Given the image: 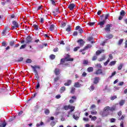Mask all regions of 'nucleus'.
<instances>
[{"mask_svg": "<svg viewBox=\"0 0 127 127\" xmlns=\"http://www.w3.org/2000/svg\"><path fill=\"white\" fill-rule=\"evenodd\" d=\"M116 105L112 107L106 106L103 109V111L100 112V115L102 117H107V116L110 115V112H114L116 110Z\"/></svg>", "mask_w": 127, "mask_h": 127, "instance_id": "obj_1", "label": "nucleus"}, {"mask_svg": "<svg viewBox=\"0 0 127 127\" xmlns=\"http://www.w3.org/2000/svg\"><path fill=\"white\" fill-rule=\"evenodd\" d=\"M73 59H71L70 57L66 58L65 59H62L61 60V64H63V65H67V61H73Z\"/></svg>", "mask_w": 127, "mask_h": 127, "instance_id": "obj_2", "label": "nucleus"}, {"mask_svg": "<svg viewBox=\"0 0 127 127\" xmlns=\"http://www.w3.org/2000/svg\"><path fill=\"white\" fill-rule=\"evenodd\" d=\"M12 26L11 27V29L12 30H13V29H16V28H18V27H19V24H18V23L15 21H13L12 22Z\"/></svg>", "mask_w": 127, "mask_h": 127, "instance_id": "obj_3", "label": "nucleus"}, {"mask_svg": "<svg viewBox=\"0 0 127 127\" xmlns=\"http://www.w3.org/2000/svg\"><path fill=\"white\" fill-rule=\"evenodd\" d=\"M31 67L33 69V72H34L35 73H38L36 69H39V66L37 65H31Z\"/></svg>", "mask_w": 127, "mask_h": 127, "instance_id": "obj_4", "label": "nucleus"}, {"mask_svg": "<svg viewBox=\"0 0 127 127\" xmlns=\"http://www.w3.org/2000/svg\"><path fill=\"white\" fill-rule=\"evenodd\" d=\"M80 116V113L78 112H76L73 115V118L76 121H78L79 120V117Z\"/></svg>", "mask_w": 127, "mask_h": 127, "instance_id": "obj_5", "label": "nucleus"}, {"mask_svg": "<svg viewBox=\"0 0 127 127\" xmlns=\"http://www.w3.org/2000/svg\"><path fill=\"white\" fill-rule=\"evenodd\" d=\"M101 80V78L100 77H95L94 78L93 83L94 84H98L99 83V81Z\"/></svg>", "mask_w": 127, "mask_h": 127, "instance_id": "obj_6", "label": "nucleus"}, {"mask_svg": "<svg viewBox=\"0 0 127 127\" xmlns=\"http://www.w3.org/2000/svg\"><path fill=\"white\" fill-rule=\"evenodd\" d=\"M106 23V20H103L102 21H100L98 23V25H100V28H103L104 27V25Z\"/></svg>", "mask_w": 127, "mask_h": 127, "instance_id": "obj_7", "label": "nucleus"}, {"mask_svg": "<svg viewBox=\"0 0 127 127\" xmlns=\"http://www.w3.org/2000/svg\"><path fill=\"white\" fill-rule=\"evenodd\" d=\"M111 27H112V25H111V24H107L106 25V27L105 29V31L108 32L111 31Z\"/></svg>", "mask_w": 127, "mask_h": 127, "instance_id": "obj_8", "label": "nucleus"}, {"mask_svg": "<svg viewBox=\"0 0 127 127\" xmlns=\"http://www.w3.org/2000/svg\"><path fill=\"white\" fill-rule=\"evenodd\" d=\"M75 6V4L71 3V4H69V5H68V8L70 9V10H73Z\"/></svg>", "mask_w": 127, "mask_h": 127, "instance_id": "obj_9", "label": "nucleus"}, {"mask_svg": "<svg viewBox=\"0 0 127 127\" xmlns=\"http://www.w3.org/2000/svg\"><path fill=\"white\" fill-rule=\"evenodd\" d=\"M103 71L102 69H98L95 71V74H96V75H101Z\"/></svg>", "mask_w": 127, "mask_h": 127, "instance_id": "obj_10", "label": "nucleus"}, {"mask_svg": "<svg viewBox=\"0 0 127 127\" xmlns=\"http://www.w3.org/2000/svg\"><path fill=\"white\" fill-rule=\"evenodd\" d=\"M6 126V123H5V122H1L0 123V127H5V126Z\"/></svg>", "mask_w": 127, "mask_h": 127, "instance_id": "obj_11", "label": "nucleus"}, {"mask_svg": "<svg viewBox=\"0 0 127 127\" xmlns=\"http://www.w3.org/2000/svg\"><path fill=\"white\" fill-rule=\"evenodd\" d=\"M81 86L82 85H81V84H79V82H75L74 85V86L75 88H79V87H81Z\"/></svg>", "mask_w": 127, "mask_h": 127, "instance_id": "obj_12", "label": "nucleus"}, {"mask_svg": "<svg viewBox=\"0 0 127 127\" xmlns=\"http://www.w3.org/2000/svg\"><path fill=\"white\" fill-rule=\"evenodd\" d=\"M26 43H28L29 42H30L31 41V37L28 36L26 39Z\"/></svg>", "mask_w": 127, "mask_h": 127, "instance_id": "obj_13", "label": "nucleus"}, {"mask_svg": "<svg viewBox=\"0 0 127 127\" xmlns=\"http://www.w3.org/2000/svg\"><path fill=\"white\" fill-rule=\"evenodd\" d=\"M77 42L80 44V46L84 45V41H83V40H80L78 41Z\"/></svg>", "mask_w": 127, "mask_h": 127, "instance_id": "obj_14", "label": "nucleus"}, {"mask_svg": "<svg viewBox=\"0 0 127 127\" xmlns=\"http://www.w3.org/2000/svg\"><path fill=\"white\" fill-rule=\"evenodd\" d=\"M55 73L57 75H59V74H60V70L58 68H56L55 70Z\"/></svg>", "mask_w": 127, "mask_h": 127, "instance_id": "obj_15", "label": "nucleus"}, {"mask_svg": "<svg viewBox=\"0 0 127 127\" xmlns=\"http://www.w3.org/2000/svg\"><path fill=\"white\" fill-rule=\"evenodd\" d=\"M65 90H66V88L65 87V86L61 87L60 89V93L62 94V93H63L65 91Z\"/></svg>", "mask_w": 127, "mask_h": 127, "instance_id": "obj_16", "label": "nucleus"}, {"mask_svg": "<svg viewBox=\"0 0 127 127\" xmlns=\"http://www.w3.org/2000/svg\"><path fill=\"white\" fill-rule=\"evenodd\" d=\"M125 102H126L125 100H122L119 102V105H120V106H124V104H125Z\"/></svg>", "mask_w": 127, "mask_h": 127, "instance_id": "obj_17", "label": "nucleus"}, {"mask_svg": "<svg viewBox=\"0 0 127 127\" xmlns=\"http://www.w3.org/2000/svg\"><path fill=\"white\" fill-rule=\"evenodd\" d=\"M71 26L68 25V26H67V27L66 28L65 30H66V31H67V32H69L71 31Z\"/></svg>", "mask_w": 127, "mask_h": 127, "instance_id": "obj_18", "label": "nucleus"}, {"mask_svg": "<svg viewBox=\"0 0 127 127\" xmlns=\"http://www.w3.org/2000/svg\"><path fill=\"white\" fill-rule=\"evenodd\" d=\"M54 24H52L50 25V31H53V30H54Z\"/></svg>", "mask_w": 127, "mask_h": 127, "instance_id": "obj_19", "label": "nucleus"}, {"mask_svg": "<svg viewBox=\"0 0 127 127\" xmlns=\"http://www.w3.org/2000/svg\"><path fill=\"white\" fill-rule=\"evenodd\" d=\"M44 123L43 122H41L40 123V124L39 123H38L37 125H36V127H41L42 126H44Z\"/></svg>", "mask_w": 127, "mask_h": 127, "instance_id": "obj_20", "label": "nucleus"}, {"mask_svg": "<svg viewBox=\"0 0 127 127\" xmlns=\"http://www.w3.org/2000/svg\"><path fill=\"white\" fill-rule=\"evenodd\" d=\"M104 50H101L100 51L98 50L96 52V55H100L102 52H104Z\"/></svg>", "mask_w": 127, "mask_h": 127, "instance_id": "obj_21", "label": "nucleus"}, {"mask_svg": "<svg viewBox=\"0 0 127 127\" xmlns=\"http://www.w3.org/2000/svg\"><path fill=\"white\" fill-rule=\"evenodd\" d=\"M71 84V80H68L67 82L64 83V86H70Z\"/></svg>", "mask_w": 127, "mask_h": 127, "instance_id": "obj_22", "label": "nucleus"}, {"mask_svg": "<svg viewBox=\"0 0 127 127\" xmlns=\"http://www.w3.org/2000/svg\"><path fill=\"white\" fill-rule=\"evenodd\" d=\"M69 110H70V112H73L74 110H75V107L73 106L69 105Z\"/></svg>", "mask_w": 127, "mask_h": 127, "instance_id": "obj_23", "label": "nucleus"}, {"mask_svg": "<svg viewBox=\"0 0 127 127\" xmlns=\"http://www.w3.org/2000/svg\"><path fill=\"white\" fill-rule=\"evenodd\" d=\"M125 14H126V12H125V10H121V11L120 12V15L122 16H125Z\"/></svg>", "mask_w": 127, "mask_h": 127, "instance_id": "obj_24", "label": "nucleus"}, {"mask_svg": "<svg viewBox=\"0 0 127 127\" xmlns=\"http://www.w3.org/2000/svg\"><path fill=\"white\" fill-rule=\"evenodd\" d=\"M94 89H95V85L94 84H92V85H91L90 88L89 89V90L90 91H94Z\"/></svg>", "mask_w": 127, "mask_h": 127, "instance_id": "obj_25", "label": "nucleus"}, {"mask_svg": "<svg viewBox=\"0 0 127 127\" xmlns=\"http://www.w3.org/2000/svg\"><path fill=\"white\" fill-rule=\"evenodd\" d=\"M123 66H124V64H120L119 66L118 67V69L122 70V68H123Z\"/></svg>", "mask_w": 127, "mask_h": 127, "instance_id": "obj_26", "label": "nucleus"}, {"mask_svg": "<svg viewBox=\"0 0 127 127\" xmlns=\"http://www.w3.org/2000/svg\"><path fill=\"white\" fill-rule=\"evenodd\" d=\"M93 70H94V68L92 67H89L87 68L88 72H92Z\"/></svg>", "mask_w": 127, "mask_h": 127, "instance_id": "obj_27", "label": "nucleus"}, {"mask_svg": "<svg viewBox=\"0 0 127 127\" xmlns=\"http://www.w3.org/2000/svg\"><path fill=\"white\" fill-rule=\"evenodd\" d=\"M106 59V56L105 55L102 56V58L99 59V61H103V60H105Z\"/></svg>", "mask_w": 127, "mask_h": 127, "instance_id": "obj_28", "label": "nucleus"}, {"mask_svg": "<svg viewBox=\"0 0 127 127\" xmlns=\"http://www.w3.org/2000/svg\"><path fill=\"white\" fill-rule=\"evenodd\" d=\"M116 61H112L110 63L109 65L110 66H113L116 64Z\"/></svg>", "mask_w": 127, "mask_h": 127, "instance_id": "obj_29", "label": "nucleus"}, {"mask_svg": "<svg viewBox=\"0 0 127 127\" xmlns=\"http://www.w3.org/2000/svg\"><path fill=\"white\" fill-rule=\"evenodd\" d=\"M50 113V111H49V110H48V109L45 110V114H46V115H49Z\"/></svg>", "mask_w": 127, "mask_h": 127, "instance_id": "obj_30", "label": "nucleus"}, {"mask_svg": "<svg viewBox=\"0 0 127 127\" xmlns=\"http://www.w3.org/2000/svg\"><path fill=\"white\" fill-rule=\"evenodd\" d=\"M69 108H70V105L65 106L64 107V110H65V111H68V110H69Z\"/></svg>", "mask_w": 127, "mask_h": 127, "instance_id": "obj_31", "label": "nucleus"}, {"mask_svg": "<svg viewBox=\"0 0 127 127\" xmlns=\"http://www.w3.org/2000/svg\"><path fill=\"white\" fill-rule=\"evenodd\" d=\"M88 41H91V43H94V42L92 41L93 40V37H89L88 38Z\"/></svg>", "mask_w": 127, "mask_h": 127, "instance_id": "obj_32", "label": "nucleus"}, {"mask_svg": "<svg viewBox=\"0 0 127 127\" xmlns=\"http://www.w3.org/2000/svg\"><path fill=\"white\" fill-rule=\"evenodd\" d=\"M109 62H110V59H108L107 60V61L105 63H104V66H107V65H108Z\"/></svg>", "mask_w": 127, "mask_h": 127, "instance_id": "obj_33", "label": "nucleus"}, {"mask_svg": "<svg viewBox=\"0 0 127 127\" xmlns=\"http://www.w3.org/2000/svg\"><path fill=\"white\" fill-rule=\"evenodd\" d=\"M50 57V59H52V60L55 59V55H51Z\"/></svg>", "mask_w": 127, "mask_h": 127, "instance_id": "obj_34", "label": "nucleus"}, {"mask_svg": "<svg viewBox=\"0 0 127 127\" xmlns=\"http://www.w3.org/2000/svg\"><path fill=\"white\" fill-rule=\"evenodd\" d=\"M14 44V41H11L9 43V45L10 46H13Z\"/></svg>", "mask_w": 127, "mask_h": 127, "instance_id": "obj_35", "label": "nucleus"}, {"mask_svg": "<svg viewBox=\"0 0 127 127\" xmlns=\"http://www.w3.org/2000/svg\"><path fill=\"white\" fill-rule=\"evenodd\" d=\"M107 38H108V39H111L113 38V35H108L107 36Z\"/></svg>", "mask_w": 127, "mask_h": 127, "instance_id": "obj_36", "label": "nucleus"}, {"mask_svg": "<svg viewBox=\"0 0 127 127\" xmlns=\"http://www.w3.org/2000/svg\"><path fill=\"white\" fill-rule=\"evenodd\" d=\"M123 41H124V39H120V40H119V41L118 44H119V45H121V44H122V43H123Z\"/></svg>", "mask_w": 127, "mask_h": 127, "instance_id": "obj_37", "label": "nucleus"}, {"mask_svg": "<svg viewBox=\"0 0 127 127\" xmlns=\"http://www.w3.org/2000/svg\"><path fill=\"white\" fill-rule=\"evenodd\" d=\"M56 124V123L54 121H52L51 123V126L52 127H54V125Z\"/></svg>", "mask_w": 127, "mask_h": 127, "instance_id": "obj_38", "label": "nucleus"}, {"mask_svg": "<svg viewBox=\"0 0 127 127\" xmlns=\"http://www.w3.org/2000/svg\"><path fill=\"white\" fill-rule=\"evenodd\" d=\"M115 99H117V96H114L111 97V100H112V101H114Z\"/></svg>", "mask_w": 127, "mask_h": 127, "instance_id": "obj_39", "label": "nucleus"}, {"mask_svg": "<svg viewBox=\"0 0 127 127\" xmlns=\"http://www.w3.org/2000/svg\"><path fill=\"white\" fill-rule=\"evenodd\" d=\"M26 47V45H23L20 47V49H24V48Z\"/></svg>", "mask_w": 127, "mask_h": 127, "instance_id": "obj_40", "label": "nucleus"}, {"mask_svg": "<svg viewBox=\"0 0 127 127\" xmlns=\"http://www.w3.org/2000/svg\"><path fill=\"white\" fill-rule=\"evenodd\" d=\"M116 75V71H114V72H113L111 74V75L110 76V78H112L113 77H114V76H115Z\"/></svg>", "mask_w": 127, "mask_h": 127, "instance_id": "obj_41", "label": "nucleus"}, {"mask_svg": "<svg viewBox=\"0 0 127 127\" xmlns=\"http://www.w3.org/2000/svg\"><path fill=\"white\" fill-rule=\"evenodd\" d=\"M60 79V78L59 77L57 76L56 78H55L54 81H55V82H57V81H58Z\"/></svg>", "mask_w": 127, "mask_h": 127, "instance_id": "obj_42", "label": "nucleus"}, {"mask_svg": "<svg viewBox=\"0 0 127 127\" xmlns=\"http://www.w3.org/2000/svg\"><path fill=\"white\" fill-rule=\"evenodd\" d=\"M33 27L36 30H38V26L37 25H33Z\"/></svg>", "mask_w": 127, "mask_h": 127, "instance_id": "obj_43", "label": "nucleus"}, {"mask_svg": "<svg viewBox=\"0 0 127 127\" xmlns=\"http://www.w3.org/2000/svg\"><path fill=\"white\" fill-rule=\"evenodd\" d=\"M75 88L72 87L71 88V93H72V94H74V93L75 92Z\"/></svg>", "mask_w": 127, "mask_h": 127, "instance_id": "obj_44", "label": "nucleus"}, {"mask_svg": "<svg viewBox=\"0 0 127 127\" xmlns=\"http://www.w3.org/2000/svg\"><path fill=\"white\" fill-rule=\"evenodd\" d=\"M86 49H81L80 50V52H82V54H83V55H84V54H85L86 53H85L84 52H83Z\"/></svg>", "mask_w": 127, "mask_h": 127, "instance_id": "obj_45", "label": "nucleus"}, {"mask_svg": "<svg viewBox=\"0 0 127 127\" xmlns=\"http://www.w3.org/2000/svg\"><path fill=\"white\" fill-rule=\"evenodd\" d=\"M26 63H31L32 61L31 59H28L26 61Z\"/></svg>", "mask_w": 127, "mask_h": 127, "instance_id": "obj_46", "label": "nucleus"}, {"mask_svg": "<svg viewBox=\"0 0 127 127\" xmlns=\"http://www.w3.org/2000/svg\"><path fill=\"white\" fill-rule=\"evenodd\" d=\"M73 36H77L78 35V32L77 31H74L73 33Z\"/></svg>", "mask_w": 127, "mask_h": 127, "instance_id": "obj_47", "label": "nucleus"}, {"mask_svg": "<svg viewBox=\"0 0 127 127\" xmlns=\"http://www.w3.org/2000/svg\"><path fill=\"white\" fill-rule=\"evenodd\" d=\"M97 120V117L96 116L92 117L91 118V121H96Z\"/></svg>", "mask_w": 127, "mask_h": 127, "instance_id": "obj_48", "label": "nucleus"}, {"mask_svg": "<svg viewBox=\"0 0 127 127\" xmlns=\"http://www.w3.org/2000/svg\"><path fill=\"white\" fill-rule=\"evenodd\" d=\"M89 62H88V61H83V64L84 65H87V64H88Z\"/></svg>", "mask_w": 127, "mask_h": 127, "instance_id": "obj_49", "label": "nucleus"}, {"mask_svg": "<svg viewBox=\"0 0 127 127\" xmlns=\"http://www.w3.org/2000/svg\"><path fill=\"white\" fill-rule=\"evenodd\" d=\"M35 77L36 78V79H38V78H39V77L38 76V72H37V73H35Z\"/></svg>", "mask_w": 127, "mask_h": 127, "instance_id": "obj_50", "label": "nucleus"}, {"mask_svg": "<svg viewBox=\"0 0 127 127\" xmlns=\"http://www.w3.org/2000/svg\"><path fill=\"white\" fill-rule=\"evenodd\" d=\"M91 115H97V111H91Z\"/></svg>", "mask_w": 127, "mask_h": 127, "instance_id": "obj_51", "label": "nucleus"}, {"mask_svg": "<svg viewBox=\"0 0 127 127\" xmlns=\"http://www.w3.org/2000/svg\"><path fill=\"white\" fill-rule=\"evenodd\" d=\"M78 32L79 33H83V30L82 29V28H80L78 30Z\"/></svg>", "mask_w": 127, "mask_h": 127, "instance_id": "obj_52", "label": "nucleus"}, {"mask_svg": "<svg viewBox=\"0 0 127 127\" xmlns=\"http://www.w3.org/2000/svg\"><path fill=\"white\" fill-rule=\"evenodd\" d=\"M92 47V45H88L85 48V49H87V48H91Z\"/></svg>", "mask_w": 127, "mask_h": 127, "instance_id": "obj_53", "label": "nucleus"}, {"mask_svg": "<svg viewBox=\"0 0 127 127\" xmlns=\"http://www.w3.org/2000/svg\"><path fill=\"white\" fill-rule=\"evenodd\" d=\"M88 24L90 26H92V25H94V24H95V22H89L88 23Z\"/></svg>", "mask_w": 127, "mask_h": 127, "instance_id": "obj_54", "label": "nucleus"}, {"mask_svg": "<svg viewBox=\"0 0 127 127\" xmlns=\"http://www.w3.org/2000/svg\"><path fill=\"white\" fill-rule=\"evenodd\" d=\"M111 121V123H115V122H116V119L112 118L110 120Z\"/></svg>", "mask_w": 127, "mask_h": 127, "instance_id": "obj_55", "label": "nucleus"}, {"mask_svg": "<svg viewBox=\"0 0 127 127\" xmlns=\"http://www.w3.org/2000/svg\"><path fill=\"white\" fill-rule=\"evenodd\" d=\"M79 48H80L79 47H75V48L74 49L73 51H74V52H76V51H77L78 50V49H79Z\"/></svg>", "mask_w": 127, "mask_h": 127, "instance_id": "obj_56", "label": "nucleus"}, {"mask_svg": "<svg viewBox=\"0 0 127 127\" xmlns=\"http://www.w3.org/2000/svg\"><path fill=\"white\" fill-rule=\"evenodd\" d=\"M62 25L63 27H64V26H66V23L63 22L62 23Z\"/></svg>", "mask_w": 127, "mask_h": 127, "instance_id": "obj_57", "label": "nucleus"}, {"mask_svg": "<svg viewBox=\"0 0 127 127\" xmlns=\"http://www.w3.org/2000/svg\"><path fill=\"white\" fill-rule=\"evenodd\" d=\"M96 66L97 67H98V68H102V65L100 64H97Z\"/></svg>", "mask_w": 127, "mask_h": 127, "instance_id": "obj_58", "label": "nucleus"}, {"mask_svg": "<svg viewBox=\"0 0 127 127\" xmlns=\"http://www.w3.org/2000/svg\"><path fill=\"white\" fill-rule=\"evenodd\" d=\"M22 60H23V58H20L18 59V62H21V61H22Z\"/></svg>", "mask_w": 127, "mask_h": 127, "instance_id": "obj_59", "label": "nucleus"}, {"mask_svg": "<svg viewBox=\"0 0 127 127\" xmlns=\"http://www.w3.org/2000/svg\"><path fill=\"white\" fill-rule=\"evenodd\" d=\"M56 98H57V99H60V98H61V95H57V96H56Z\"/></svg>", "mask_w": 127, "mask_h": 127, "instance_id": "obj_60", "label": "nucleus"}, {"mask_svg": "<svg viewBox=\"0 0 127 127\" xmlns=\"http://www.w3.org/2000/svg\"><path fill=\"white\" fill-rule=\"evenodd\" d=\"M2 46H6V44L5 43V42H2Z\"/></svg>", "mask_w": 127, "mask_h": 127, "instance_id": "obj_61", "label": "nucleus"}, {"mask_svg": "<svg viewBox=\"0 0 127 127\" xmlns=\"http://www.w3.org/2000/svg\"><path fill=\"white\" fill-rule=\"evenodd\" d=\"M97 56L93 57V58H92L93 61H95V60H97Z\"/></svg>", "mask_w": 127, "mask_h": 127, "instance_id": "obj_62", "label": "nucleus"}, {"mask_svg": "<svg viewBox=\"0 0 127 127\" xmlns=\"http://www.w3.org/2000/svg\"><path fill=\"white\" fill-rule=\"evenodd\" d=\"M59 49H58V48H56L54 49V52H58Z\"/></svg>", "mask_w": 127, "mask_h": 127, "instance_id": "obj_63", "label": "nucleus"}, {"mask_svg": "<svg viewBox=\"0 0 127 127\" xmlns=\"http://www.w3.org/2000/svg\"><path fill=\"white\" fill-rule=\"evenodd\" d=\"M119 86H123L124 85V82H121L119 83Z\"/></svg>", "mask_w": 127, "mask_h": 127, "instance_id": "obj_64", "label": "nucleus"}]
</instances>
